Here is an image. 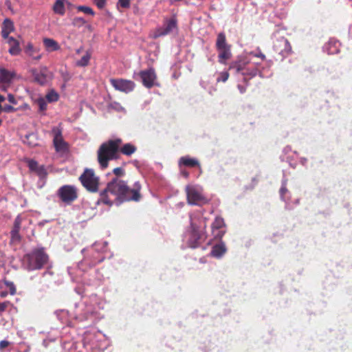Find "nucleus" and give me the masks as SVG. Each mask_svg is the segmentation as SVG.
I'll list each match as a JSON object with an SVG mask.
<instances>
[{
    "mask_svg": "<svg viewBox=\"0 0 352 352\" xmlns=\"http://www.w3.org/2000/svg\"><path fill=\"white\" fill-rule=\"evenodd\" d=\"M140 188L141 186L139 182H135L134 188L130 189L124 181L114 179L100 193V201L111 206L114 203V200L117 205L124 201H138L140 197Z\"/></svg>",
    "mask_w": 352,
    "mask_h": 352,
    "instance_id": "obj_1",
    "label": "nucleus"
},
{
    "mask_svg": "<svg viewBox=\"0 0 352 352\" xmlns=\"http://www.w3.org/2000/svg\"><path fill=\"white\" fill-rule=\"evenodd\" d=\"M190 219L191 230L186 236L189 246L196 248L206 239V218L201 211H197L190 216Z\"/></svg>",
    "mask_w": 352,
    "mask_h": 352,
    "instance_id": "obj_2",
    "label": "nucleus"
},
{
    "mask_svg": "<svg viewBox=\"0 0 352 352\" xmlns=\"http://www.w3.org/2000/svg\"><path fill=\"white\" fill-rule=\"evenodd\" d=\"M121 143L122 140L117 138L109 140L100 145L98 150V160L102 168L108 166L110 160L119 158V150Z\"/></svg>",
    "mask_w": 352,
    "mask_h": 352,
    "instance_id": "obj_3",
    "label": "nucleus"
},
{
    "mask_svg": "<svg viewBox=\"0 0 352 352\" xmlns=\"http://www.w3.org/2000/svg\"><path fill=\"white\" fill-rule=\"evenodd\" d=\"M48 259L47 255L43 249L33 251L24 258V265L28 270L41 269Z\"/></svg>",
    "mask_w": 352,
    "mask_h": 352,
    "instance_id": "obj_4",
    "label": "nucleus"
},
{
    "mask_svg": "<svg viewBox=\"0 0 352 352\" xmlns=\"http://www.w3.org/2000/svg\"><path fill=\"white\" fill-rule=\"evenodd\" d=\"M230 69H234L236 74H241L246 78H252L257 74V69L252 65H248L245 60H239L231 63Z\"/></svg>",
    "mask_w": 352,
    "mask_h": 352,
    "instance_id": "obj_5",
    "label": "nucleus"
},
{
    "mask_svg": "<svg viewBox=\"0 0 352 352\" xmlns=\"http://www.w3.org/2000/svg\"><path fill=\"white\" fill-rule=\"evenodd\" d=\"M83 186L90 192H96L98 189V177L92 169L87 168L80 177Z\"/></svg>",
    "mask_w": 352,
    "mask_h": 352,
    "instance_id": "obj_6",
    "label": "nucleus"
},
{
    "mask_svg": "<svg viewBox=\"0 0 352 352\" xmlns=\"http://www.w3.org/2000/svg\"><path fill=\"white\" fill-rule=\"evenodd\" d=\"M187 199L189 204L199 205L206 202L202 194L203 189L199 186H188L186 188Z\"/></svg>",
    "mask_w": 352,
    "mask_h": 352,
    "instance_id": "obj_7",
    "label": "nucleus"
},
{
    "mask_svg": "<svg viewBox=\"0 0 352 352\" xmlns=\"http://www.w3.org/2000/svg\"><path fill=\"white\" fill-rule=\"evenodd\" d=\"M58 195L62 201L70 204L77 198V190L73 186L65 185L59 188Z\"/></svg>",
    "mask_w": 352,
    "mask_h": 352,
    "instance_id": "obj_8",
    "label": "nucleus"
},
{
    "mask_svg": "<svg viewBox=\"0 0 352 352\" xmlns=\"http://www.w3.org/2000/svg\"><path fill=\"white\" fill-rule=\"evenodd\" d=\"M53 134V142L57 152L65 153L67 150V144L62 136V130L58 126H54L52 129Z\"/></svg>",
    "mask_w": 352,
    "mask_h": 352,
    "instance_id": "obj_9",
    "label": "nucleus"
},
{
    "mask_svg": "<svg viewBox=\"0 0 352 352\" xmlns=\"http://www.w3.org/2000/svg\"><path fill=\"white\" fill-rule=\"evenodd\" d=\"M110 83L115 89L124 93L133 91L135 87V83L133 81L122 78H112L110 80Z\"/></svg>",
    "mask_w": 352,
    "mask_h": 352,
    "instance_id": "obj_10",
    "label": "nucleus"
},
{
    "mask_svg": "<svg viewBox=\"0 0 352 352\" xmlns=\"http://www.w3.org/2000/svg\"><path fill=\"white\" fill-rule=\"evenodd\" d=\"M34 80L40 85H45L53 78V73L47 67H43L34 74Z\"/></svg>",
    "mask_w": 352,
    "mask_h": 352,
    "instance_id": "obj_11",
    "label": "nucleus"
},
{
    "mask_svg": "<svg viewBox=\"0 0 352 352\" xmlns=\"http://www.w3.org/2000/svg\"><path fill=\"white\" fill-rule=\"evenodd\" d=\"M140 76L141 77L143 85L146 87L150 88L156 84V75L153 69H149L148 70L142 71L140 73Z\"/></svg>",
    "mask_w": 352,
    "mask_h": 352,
    "instance_id": "obj_12",
    "label": "nucleus"
},
{
    "mask_svg": "<svg viewBox=\"0 0 352 352\" xmlns=\"http://www.w3.org/2000/svg\"><path fill=\"white\" fill-rule=\"evenodd\" d=\"M177 28L176 21L173 19L168 20L164 27L158 28L155 32L154 37L165 36L172 32Z\"/></svg>",
    "mask_w": 352,
    "mask_h": 352,
    "instance_id": "obj_13",
    "label": "nucleus"
},
{
    "mask_svg": "<svg viewBox=\"0 0 352 352\" xmlns=\"http://www.w3.org/2000/svg\"><path fill=\"white\" fill-rule=\"evenodd\" d=\"M224 221L221 217H217L212 225V232L214 238L221 239L224 233Z\"/></svg>",
    "mask_w": 352,
    "mask_h": 352,
    "instance_id": "obj_14",
    "label": "nucleus"
},
{
    "mask_svg": "<svg viewBox=\"0 0 352 352\" xmlns=\"http://www.w3.org/2000/svg\"><path fill=\"white\" fill-rule=\"evenodd\" d=\"M15 73L3 68H0V83L10 85L12 81Z\"/></svg>",
    "mask_w": 352,
    "mask_h": 352,
    "instance_id": "obj_15",
    "label": "nucleus"
},
{
    "mask_svg": "<svg viewBox=\"0 0 352 352\" xmlns=\"http://www.w3.org/2000/svg\"><path fill=\"white\" fill-rule=\"evenodd\" d=\"M7 39L8 43L10 45L8 50L10 54L14 56L18 55L21 52L19 41L12 36L7 38Z\"/></svg>",
    "mask_w": 352,
    "mask_h": 352,
    "instance_id": "obj_16",
    "label": "nucleus"
},
{
    "mask_svg": "<svg viewBox=\"0 0 352 352\" xmlns=\"http://www.w3.org/2000/svg\"><path fill=\"white\" fill-rule=\"evenodd\" d=\"M69 4L67 0H56L53 6V11L59 15H64L65 13V5Z\"/></svg>",
    "mask_w": 352,
    "mask_h": 352,
    "instance_id": "obj_17",
    "label": "nucleus"
},
{
    "mask_svg": "<svg viewBox=\"0 0 352 352\" xmlns=\"http://www.w3.org/2000/svg\"><path fill=\"white\" fill-rule=\"evenodd\" d=\"M43 45L48 52L57 51L60 49L58 43L52 38H45L43 39Z\"/></svg>",
    "mask_w": 352,
    "mask_h": 352,
    "instance_id": "obj_18",
    "label": "nucleus"
},
{
    "mask_svg": "<svg viewBox=\"0 0 352 352\" xmlns=\"http://www.w3.org/2000/svg\"><path fill=\"white\" fill-rule=\"evenodd\" d=\"M14 30L13 23L10 19H5L3 21L1 34L4 38H8V35Z\"/></svg>",
    "mask_w": 352,
    "mask_h": 352,
    "instance_id": "obj_19",
    "label": "nucleus"
},
{
    "mask_svg": "<svg viewBox=\"0 0 352 352\" xmlns=\"http://www.w3.org/2000/svg\"><path fill=\"white\" fill-rule=\"evenodd\" d=\"M226 252L225 244L220 243L213 246L212 250L210 252L211 255L216 258L221 257Z\"/></svg>",
    "mask_w": 352,
    "mask_h": 352,
    "instance_id": "obj_20",
    "label": "nucleus"
},
{
    "mask_svg": "<svg viewBox=\"0 0 352 352\" xmlns=\"http://www.w3.org/2000/svg\"><path fill=\"white\" fill-rule=\"evenodd\" d=\"M25 52L34 60H39L41 58V54H38V49L34 47L31 43L27 45Z\"/></svg>",
    "mask_w": 352,
    "mask_h": 352,
    "instance_id": "obj_21",
    "label": "nucleus"
},
{
    "mask_svg": "<svg viewBox=\"0 0 352 352\" xmlns=\"http://www.w3.org/2000/svg\"><path fill=\"white\" fill-rule=\"evenodd\" d=\"M136 147L133 144L127 143L124 144L122 146H121V145L120 146L119 153L120 152L123 155L130 156L136 151Z\"/></svg>",
    "mask_w": 352,
    "mask_h": 352,
    "instance_id": "obj_22",
    "label": "nucleus"
},
{
    "mask_svg": "<svg viewBox=\"0 0 352 352\" xmlns=\"http://www.w3.org/2000/svg\"><path fill=\"white\" fill-rule=\"evenodd\" d=\"M218 51L219 52V56H218L219 61L221 63L225 64L226 61L227 60L230 59L231 57V52H230V47L218 50Z\"/></svg>",
    "mask_w": 352,
    "mask_h": 352,
    "instance_id": "obj_23",
    "label": "nucleus"
},
{
    "mask_svg": "<svg viewBox=\"0 0 352 352\" xmlns=\"http://www.w3.org/2000/svg\"><path fill=\"white\" fill-rule=\"evenodd\" d=\"M91 57V52L90 51H86L85 54L82 58L76 61V65L80 67H86L89 65Z\"/></svg>",
    "mask_w": 352,
    "mask_h": 352,
    "instance_id": "obj_24",
    "label": "nucleus"
},
{
    "mask_svg": "<svg viewBox=\"0 0 352 352\" xmlns=\"http://www.w3.org/2000/svg\"><path fill=\"white\" fill-rule=\"evenodd\" d=\"M179 165H184L186 166L193 167L195 166H199V162L194 158L189 157H182L179 160Z\"/></svg>",
    "mask_w": 352,
    "mask_h": 352,
    "instance_id": "obj_25",
    "label": "nucleus"
},
{
    "mask_svg": "<svg viewBox=\"0 0 352 352\" xmlns=\"http://www.w3.org/2000/svg\"><path fill=\"white\" fill-rule=\"evenodd\" d=\"M216 45L217 50L229 47L226 43V36L223 33L221 32L218 34Z\"/></svg>",
    "mask_w": 352,
    "mask_h": 352,
    "instance_id": "obj_26",
    "label": "nucleus"
},
{
    "mask_svg": "<svg viewBox=\"0 0 352 352\" xmlns=\"http://www.w3.org/2000/svg\"><path fill=\"white\" fill-rule=\"evenodd\" d=\"M338 45L339 43L337 41H329L328 45L326 46V50L328 54H335L338 52Z\"/></svg>",
    "mask_w": 352,
    "mask_h": 352,
    "instance_id": "obj_27",
    "label": "nucleus"
},
{
    "mask_svg": "<svg viewBox=\"0 0 352 352\" xmlns=\"http://www.w3.org/2000/svg\"><path fill=\"white\" fill-rule=\"evenodd\" d=\"M59 96L58 93L54 90H52L46 95V100L49 102H56L58 100Z\"/></svg>",
    "mask_w": 352,
    "mask_h": 352,
    "instance_id": "obj_28",
    "label": "nucleus"
},
{
    "mask_svg": "<svg viewBox=\"0 0 352 352\" xmlns=\"http://www.w3.org/2000/svg\"><path fill=\"white\" fill-rule=\"evenodd\" d=\"M77 10L78 11L82 12L85 14H90L91 16H94L95 14L94 11L90 7L85 6H79L77 7Z\"/></svg>",
    "mask_w": 352,
    "mask_h": 352,
    "instance_id": "obj_29",
    "label": "nucleus"
},
{
    "mask_svg": "<svg viewBox=\"0 0 352 352\" xmlns=\"http://www.w3.org/2000/svg\"><path fill=\"white\" fill-rule=\"evenodd\" d=\"M72 23L75 27L80 28L86 23V21L82 17H75Z\"/></svg>",
    "mask_w": 352,
    "mask_h": 352,
    "instance_id": "obj_30",
    "label": "nucleus"
},
{
    "mask_svg": "<svg viewBox=\"0 0 352 352\" xmlns=\"http://www.w3.org/2000/svg\"><path fill=\"white\" fill-rule=\"evenodd\" d=\"M3 286H6L9 290L11 295H14L16 293V288L12 282L8 280H4L2 283Z\"/></svg>",
    "mask_w": 352,
    "mask_h": 352,
    "instance_id": "obj_31",
    "label": "nucleus"
},
{
    "mask_svg": "<svg viewBox=\"0 0 352 352\" xmlns=\"http://www.w3.org/2000/svg\"><path fill=\"white\" fill-rule=\"evenodd\" d=\"M37 104L41 111H43L47 109V102L45 99L40 98L37 100Z\"/></svg>",
    "mask_w": 352,
    "mask_h": 352,
    "instance_id": "obj_32",
    "label": "nucleus"
},
{
    "mask_svg": "<svg viewBox=\"0 0 352 352\" xmlns=\"http://www.w3.org/2000/svg\"><path fill=\"white\" fill-rule=\"evenodd\" d=\"M40 177H44L46 175V170L43 166H38L34 171Z\"/></svg>",
    "mask_w": 352,
    "mask_h": 352,
    "instance_id": "obj_33",
    "label": "nucleus"
},
{
    "mask_svg": "<svg viewBox=\"0 0 352 352\" xmlns=\"http://www.w3.org/2000/svg\"><path fill=\"white\" fill-rule=\"evenodd\" d=\"M40 177H44L46 175V170L43 166H38L34 171Z\"/></svg>",
    "mask_w": 352,
    "mask_h": 352,
    "instance_id": "obj_34",
    "label": "nucleus"
},
{
    "mask_svg": "<svg viewBox=\"0 0 352 352\" xmlns=\"http://www.w3.org/2000/svg\"><path fill=\"white\" fill-rule=\"evenodd\" d=\"M228 77H229L228 72H223L220 73L219 77L217 78V80L218 82H220V81L226 82L228 79Z\"/></svg>",
    "mask_w": 352,
    "mask_h": 352,
    "instance_id": "obj_35",
    "label": "nucleus"
},
{
    "mask_svg": "<svg viewBox=\"0 0 352 352\" xmlns=\"http://www.w3.org/2000/svg\"><path fill=\"white\" fill-rule=\"evenodd\" d=\"M38 164L37 162L34 160H29L28 161V167L31 171L34 172L36 169L38 167Z\"/></svg>",
    "mask_w": 352,
    "mask_h": 352,
    "instance_id": "obj_36",
    "label": "nucleus"
},
{
    "mask_svg": "<svg viewBox=\"0 0 352 352\" xmlns=\"http://www.w3.org/2000/svg\"><path fill=\"white\" fill-rule=\"evenodd\" d=\"M16 109L11 105H5L4 107L1 105V112L11 113L16 111Z\"/></svg>",
    "mask_w": 352,
    "mask_h": 352,
    "instance_id": "obj_37",
    "label": "nucleus"
},
{
    "mask_svg": "<svg viewBox=\"0 0 352 352\" xmlns=\"http://www.w3.org/2000/svg\"><path fill=\"white\" fill-rule=\"evenodd\" d=\"M19 229H16V228L12 229V230L11 232V235H12V240L13 241L19 240Z\"/></svg>",
    "mask_w": 352,
    "mask_h": 352,
    "instance_id": "obj_38",
    "label": "nucleus"
},
{
    "mask_svg": "<svg viewBox=\"0 0 352 352\" xmlns=\"http://www.w3.org/2000/svg\"><path fill=\"white\" fill-rule=\"evenodd\" d=\"M94 2L98 8L102 9L106 5L107 0H94Z\"/></svg>",
    "mask_w": 352,
    "mask_h": 352,
    "instance_id": "obj_39",
    "label": "nucleus"
},
{
    "mask_svg": "<svg viewBox=\"0 0 352 352\" xmlns=\"http://www.w3.org/2000/svg\"><path fill=\"white\" fill-rule=\"evenodd\" d=\"M21 219L18 216L14 220V228L20 230Z\"/></svg>",
    "mask_w": 352,
    "mask_h": 352,
    "instance_id": "obj_40",
    "label": "nucleus"
},
{
    "mask_svg": "<svg viewBox=\"0 0 352 352\" xmlns=\"http://www.w3.org/2000/svg\"><path fill=\"white\" fill-rule=\"evenodd\" d=\"M113 172L116 175L118 176H122L124 175V170L120 167L114 168Z\"/></svg>",
    "mask_w": 352,
    "mask_h": 352,
    "instance_id": "obj_41",
    "label": "nucleus"
},
{
    "mask_svg": "<svg viewBox=\"0 0 352 352\" xmlns=\"http://www.w3.org/2000/svg\"><path fill=\"white\" fill-rule=\"evenodd\" d=\"M118 3L122 8H128L130 5L129 0H118Z\"/></svg>",
    "mask_w": 352,
    "mask_h": 352,
    "instance_id": "obj_42",
    "label": "nucleus"
},
{
    "mask_svg": "<svg viewBox=\"0 0 352 352\" xmlns=\"http://www.w3.org/2000/svg\"><path fill=\"white\" fill-rule=\"evenodd\" d=\"M111 106L113 109H116V111H120L123 110L122 107L118 102L112 103Z\"/></svg>",
    "mask_w": 352,
    "mask_h": 352,
    "instance_id": "obj_43",
    "label": "nucleus"
},
{
    "mask_svg": "<svg viewBox=\"0 0 352 352\" xmlns=\"http://www.w3.org/2000/svg\"><path fill=\"white\" fill-rule=\"evenodd\" d=\"M8 101H9L10 103H12V104H16L17 103V101H16V100L15 99L14 96L12 94H9L8 95Z\"/></svg>",
    "mask_w": 352,
    "mask_h": 352,
    "instance_id": "obj_44",
    "label": "nucleus"
},
{
    "mask_svg": "<svg viewBox=\"0 0 352 352\" xmlns=\"http://www.w3.org/2000/svg\"><path fill=\"white\" fill-rule=\"evenodd\" d=\"M285 186H286V184H285V182H284L283 183L282 187H281V188H280V196H281V197H282V198L283 197L284 194H285V193L287 192V188H286V187H285Z\"/></svg>",
    "mask_w": 352,
    "mask_h": 352,
    "instance_id": "obj_45",
    "label": "nucleus"
},
{
    "mask_svg": "<svg viewBox=\"0 0 352 352\" xmlns=\"http://www.w3.org/2000/svg\"><path fill=\"white\" fill-rule=\"evenodd\" d=\"M8 304H9V302H8V301H6L3 302H0V312L3 311L8 307Z\"/></svg>",
    "mask_w": 352,
    "mask_h": 352,
    "instance_id": "obj_46",
    "label": "nucleus"
},
{
    "mask_svg": "<svg viewBox=\"0 0 352 352\" xmlns=\"http://www.w3.org/2000/svg\"><path fill=\"white\" fill-rule=\"evenodd\" d=\"M3 288V285L0 284V297L4 298L8 295V292L6 291H3L2 289Z\"/></svg>",
    "mask_w": 352,
    "mask_h": 352,
    "instance_id": "obj_47",
    "label": "nucleus"
},
{
    "mask_svg": "<svg viewBox=\"0 0 352 352\" xmlns=\"http://www.w3.org/2000/svg\"><path fill=\"white\" fill-rule=\"evenodd\" d=\"M10 344V342L6 340H2L0 342V349H3Z\"/></svg>",
    "mask_w": 352,
    "mask_h": 352,
    "instance_id": "obj_48",
    "label": "nucleus"
},
{
    "mask_svg": "<svg viewBox=\"0 0 352 352\" xmlns=\"http://www.w3.org/2000/svg\"><path fill=\"white\" fill-rule=\"evenodd\" d=\"M8 86L9 85L8 84L1 83V85H0V89L1 91H6Z\"/></svg>",
    "mask_w": 352,
    "mask_h": 352,
    "instance_id": "obj_49",
    "label": "nucleus"
},
{
    "mask_svg": "<svg viewBox=\"0 0 352 352\" xmlns=\"http://www.w3.org/2000/svg\"><path fill=\"white\" fill-rule=\"evenodd\" d=\"M238 89H239V91H240V93H241V94H243V93H245V90H246L245 87L242 86V85H238Z\"/></svg>",
    "mask_w": 352,
    "mask_h": 352,
    "instance_id": "obj_50",
    "label": "nucleus"
},
{
    "mask_svg": "<svg viewBox=\"0 0 352 352\" xmlns=\"http://www.w3.org/2000/svg\"><path fill=\"white\" fill-rule=\"evenodd\" d=\"M82 51V47H80L76 50V54H80Z\"/></svg>",
    "mask_w": 352,
    "mask_h": 352,
    "instance_id": "obj_51",
    "label": "nucleus"
},
{
    "mask_svg": "<svg viewBox=\"0 0 352 352\" xmlns=\"http://www.w3.org/2000/svg\"><path fill=\"white\" fill-rule=\"evenodd\" d=\"M256 56H258V57H261V58H263V59H264V58H265V55H264V54H259L256 55Z\"/></svg>",
    "mask_w": 352,
    "mask_h": 352,
    "instance_id": "obj_52",
    "label": "nucleus"
},
{
    "mask_svg": "<svg viewBox=\"0 0 352 352\" xmlns=\"http://www.w3.org/2000/svg\"><path fill=\"white\" fill-rule=\"evenodd\" d=\"M183 174L186 177L188 176V173L187 172H184Z\"/></svg>",
    "mask_w": 352,
    "mask_h": 352,
    "instance_id": "obj_53",
    "label": "nucleus"
},
{
    "mask_svg": "<svg viewBox=\"0 0 352 352\" xmlns=\"http://www.w3.org/2000/svg\"><path fill=\"white\" fill-rule=\"evenodd\" d=\"M283 42L285 43V45H287L288 44V42L287 40H284Z\"/></svg>",
    "mask_w": 352,
    "mask_h": 352,
    "instance_id": "obj_54",
    "label": "nucleus"
},
{
    "mask_svg": "<svg viewBox=\"0 0 352 352\" xmlns=\"http://www.w3.org/2000/svg\"><path fill=\"white\" fill-rule=\"evenodd\" d=\"M2 120L0 119V126L1 125Z\"/></svg>",
    "mask_w": 352,
    "mask_h": 352,
    "instance_id": "obj_55",
    "label": "nucleus"
}]
</instances>
